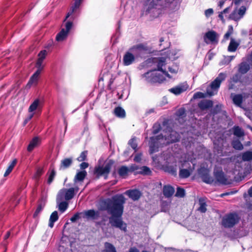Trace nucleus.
<instances>
[{"label":"nucleus","mask_w":252,"mask_h":252,"mask_svg":"<svg viewBox=\"0 0 252 252\" xmlns=\"http://www.w3.org/2000/svg\"><path fill=\"white\" fill-rule=\"evenodd\" d=\"M72 26V22L68 21L65 23V29L66 30L64 29H62L59 33H58L56 36V40L58 41H62L64 40L67 35L68 33L71 29Z\"/></svg>","instance_id":"9d476101"},{"label":"nucleus","mask_w":252,"mask_h":252,"mask_svg":"<svg viewBox=\"0 0 252 252\" xmlns=\"http://www.w3.org/2000/svg\"><path fill=\"white\" fill-rule=\"evenodd\" d=\"M40 73L41 72H40L39 70L36 71V72L31 77L26 86L27 88L29 89L32 85H36L37 84Z\"/></svg>","instance_id":"412c9836"},{"label":"nucleus","mask_w":252,"mask_h":252,"mask_svg":"<svg viewBox=\"0 0 252 252\" xmlns=\"http://www.w3.org/2000/svg\"><path fill=\"white\" fill-rule=\"evenodd\" d=\"M56 175V171L55 169L53 168L51 170V172L49 175L47 183L48 184H50L53 181L54 177Z\"/></svg>","instance_id":"79ce46f5"},{"label":"nucleus","mask_w":252,"mask_h":252,"mask_svg":"<svg viewBox=\"0 0 252 252\" xmlns=\"http://www.w3.org/2000/svg\"><path fill=\"white\" fill-rule=\"evenodd\" d=\"M232 146L233 148L237 150L243 149V145L239 140H233L232 142Z\"/></svg>","instance_id":"4c0bfd02"},{"label":"nucleus","mask_w":252,"mask_h":252,"mask_svg":"<svg viewBox=\"0 0 252 252\" xmlns=\"http://www.w3.org/2000/svg\"><path fill=\"white\" fill-rule=\"evenodd\" d=\"M125 194L134 201L138 200L141 196L140 191L137 189L128 190Z\"/></svg>","instance_id":"a211bd4d"},{"label":"nucleus","mask_w":252,"mask_h":252,"mask_svg":"<svg viewBox=\"0 0 252 252\" xmlns=\"http://www.w3.org/2000/svg\"><path fill=\"white\" fill-rule=\"evenodd\" d=\"M213 10L212 8L208 9L205 12V15L207 17L210 16V15L213 14Z\"/></svg>","instance_id":"e2e57ef3"},{"label":"nucleus","mask_w":252,"mask_h":252,"mask_svg":"<svg viewBox=\"0 0 252 252\" xmlns=\"http://www.w3.org/2000/svg\"><path fill=\"white\" fill-rule=\"evenodd\" d=\"M199 207L198 209V210L200 211L201 213H205L207 211L206 208V203L205 201V199L203 198H200L199 199Z\"/></svg>","instance_id":"c85d7f7f"},{"label":"nucleus","mask_w":252,"mask_h":252,"mask_svg":"<svg viewBox=\"0 0 252 252\" xmlns=\"http://www.w3.org/2000/svg\"><path fill=\"white\" fill-rule=\"evenodd\" d=\"M80 166L81 169H85L89 166V164L87 162H83L80 164Z\"/></svg>","instance_id":"69168bd1"},{"label":"nucleus","mask_w":252,"mask_h":252,"mask_svg":"<svg viewBox=\"0 0 252 252\" xmlns=\"http://www.w3.org/2000/svg\"><path fill=\"white\" fill-rule=\"evenodd\" d=\"M156 62L157 63L158 70L163 72L167 76L169 77V74L163 69V66L165 65V59L160 58L157 59Z\"/></svg>","instance_id":"4be33fe9"},{"label":"nucleus","mask_w":252,"mask_h":252,"mask_svg":"<svg viewBox=\"0 0 252 252\" xmlns=\"http://www.w3.org/2000/svg\"><path fill=\"white\" fill-rule=\"evenodd\" d=\"M17 162V160L16 159H14L12 161V162L11 163L10 165L8 166V167L7 168V170H6V171H5L4 174V176L5 177L8 176L10 173V172L13 170L14 167L16 165Z\"/></svg>","instance_id":"58836bf2"},{"label":"nucleus","mask_w":252,"mask_h":252,"mask_svg":"<svg viewBox=\"0 0 252 252\" xmlns=\"http://www.w3.org/2000/svg\"><path fill=\"white\" fill-rule=\"evenodd\" d=\"M83 213H77L74 215V216L70 218V220L72 222H75L77 220L81 218L80 215H82Z\"/></svg>","instance_id":"603ef678"},{"label":"nucleus","mask_w":252,"mask_h":252,"mask_svg":"<svg viewBox=\"0 0 252 252\" xmlns=\"http://www.w3.org/2000/svg\"><path fill=\"white\" fill-rule=\"evenodd\" d=\"M113 164L114 161L112 160H108L105 162L103 166L96 167L94 169V173L98 177L104 176L106 179Z\"/></svg>","instance_id":"423d86ee"},{"label":"nucleus","mask_w":252,"mask_h":252,"mask_svg":"<svg viewBox=\"0 0 252 252\" xmlns=\"http://www.w3.org/2000/svg\"><path fill=\"white\" fill-rule=\"evenodd\" d=\"M43 207L44 205H42L41 204H40L38 205L37 209H36L34 213L33 214L34 218H36L38 216V214L42 211Z\"/></svg>","instance_id":"8fccbe9b"},{"label":"nucleus","mask_w":252,"mask_h":252,"mask_svg":"<svg viewBox=\"0 0 252 252\" xmlns=\"http://www.w3.org/2000/svg\"><path fill=\"white\" fill-rule=\"evenodd\" d=\"M234 103L238 106H241L243 101V97L241 94H234L232 97Z\"/></svg>","instance_id":"473e14b6"},{"label":"nucleus","mask_w":252,"mask_h":252,"mask_svg":"<svg viewBox=\"0 0 252 252\" xmlns=\"http://www.w3.org/2000/svg\"><path fill=\"white\" fill-rule=\"evenodd\" d=\"M42 63L43 61L38 59L36 63V66L37 68V70H39L40 72L41 71L43 68V66H42Z\"/></svg>","instance_id":"6e6d98bb"},{"label":"nucleus","mask_w":252,"mask_h":252,"mask_svg":"<svg viewBox=\"0 0 252 252\" xmlns=\"http://www.w3.org/2000/svg\"><path fill=\"white\" fill-rule=\"evenodd\" d=\"M165 171L171 173L172 175H176V167L172 165H166L164 167Z\"/></svg>","instance_id":"ea45409f"},{"label":"nucleus","mask_w":252,"mask_h":252,"mask_svg":"<svg viewBox=\"0 0 252 252\" xmlns=\"http://www.w3.org/2000/svg\"><path fill=\"white\" fill-rule=\"evenodd\" d=\"M40 106V100L38 99H36L30 105L29 108V112H32L35 110L37 109Z\"/></svg>","instance_id":"f704fd0d"},{"label":"nucleus","mask_w":252,"mask_h":252,"mask_svg":"<svg viewBox=\"0 0 252 252\" xmlns=\"http://www.w3.org/2000/svg\"><path fill=\"white\" fill-rule=\"evenodd\" d=\"M199 174L204 182L207 183H212L213 182L212 178L209 176L208 172L206 169H201L199 171Z\"/></svg>","instance_id":"aec40b11"},{"label":"nucleus","mask_w":252,"mask_h":252,"mask_svg":"<svg viewBox=\"0 0 252 252\" xmlns=\"http://www.w3.org/2000/svg\"><path fill=\"white\" fill-rule=\"evenodd\" d=\"M128 144L130 145L133 149L136 151V148L137 147V144L136 143V140L135 138H131L128 142Z\"/></svg>","instance_id":"49530a36"},{"label":"nucleus","mask_w":252,"mask_h":252,"mask_svg":"<svg viewBox=\"0 0 252 252\" xmlns=\"http://www.w3.org/2000/svg\"><path fill=\"white\" fill-rule=\"evenodd\" d=\"M233 134L238 137H241L244 135V132L241 128L237 126L233 127Z\"/></svg>","instance_id":"e433bc0d"},{"label":"nucleus","mask_w":252,"mask_h":252,"mask_svg":"<svg viewBox=\"0 0 252 252\" xmlns=\"http://www.w3.org/2000/svg\"><path fill=\"white\" fill-rule=\"evenodd\" d=\"M88 154V152L86 151H83L82 152L80 155V156L77 158V160L79 161H83L85 160L87 158Z\"/></svg>","instance_id":"a18cd8bd"},{"label":"nucleus","mask_w":252,"mask_h":252,"mask_svg":"<svg viewBox=\"0 0 252 252\" xmlns=\"http://www.w3.org/2000/svg\"><path fill=\"white\" fill-rule=\"evenodd\" d=\"M142 155L141 153L137 154L134 157V160L137 162H140L141 160Z\"/></svg>","instance_id":"052dcab7"},{"label":"nucleus","mask_w":252,"mask_h":252,"mask_svg":"<svg viewBox=\"0 0 252 252\" xmlns=\"http://www.w3.org/2000/svg\"><path fill=\"white\" fill-rule=\"evenodd\" d=\"M243 160L244 161H250L252 159V152L248 151L244 153L242 156Z\"/></svg>","instance_id":"a19ab883"},{"label":"nucleus","mask_w":252,"mask_h":252,"mask_svg":"<svg viewBox=\"0 0 252 252\" xmlns=\"http://www.w3.org/2000/svg\"><path fill=\"white\" fill-rule=\"evenodd\" d=\"M174 189L170 186H164L163 188V193L166 197H170L174 192Z\"/></svg>","instance_id":"393cba45"},{"label":"nucleus","mask_w":252,"mask_h":252,"mask_svg":"<svg viewBox=\"0 0 252 252\" xmlns=\"http://www.w3.org/2000/svg\"><path fill=\"white\" fill-rule=\"evenodd\" d=\"M185 195V191L184 189L181 188H178L175 196L179 197H184Z\"/></svg>","instance_id":"c03bdc74"},{"label":"nucleus","mask_w":252,"mask_h":252,"mask_svg":"<svg viewBox=\"0 0 252 252\" xmlns=\"http://www.w3.org/2000/svg\"><path fill=\"white\" fill-rule=\"evenodd\" d=\"M87 172L85 170L78 172L75 176L74 182H82L87 176Z\"/></svg>","instance_id":"a878e982"},{"label":"nucleus","mask_w":252,"mask_h":252,"mask_svg":"<svg viewBox=\"0 0 252 252\" xmlns=\"http://www.w3.org/2000/svg\"><path fill=\"white\" fill-rule=\"evenodd\" d=\"M226 77L225 74L220 73L218 76L210 84L206 89V94L209 96H212L216 94L220 88L221 83L224 80Z\"/></svg>","instance_id":"7ed1b4c3"},{"label":"nucleus","mask_w":252,"mask_h":252,"mask_svg":"<svg viewBox=\"0 0 252 252\" xmlns=\"http://www.w3.org/2000/svg\"><path fill=\"white\" fill-rule=\"evenodd\" d=\"M182 167L186 168L181 169L179 171V176L181 178H187L189 177L194 168V165L191 166L190 163L188 161H185L182 165Z\"/></svg>","instance_id":"6e6552de"},{"label":"nucleus","mask_w":252,"mask_h":252,"mask_svg":"<svg viewBox=\"0 0 252 252\" xmlns=\"http://www.w3.org/2000/svg\"><path fill=\"white\" fill-rule=\"evenodd\" d=\"M136 55L133 54V52L130 51L126 52L123 57V63L125 65H129L132 64L135 61V56Z\"/></svg>","instance_id":"f8f14e48"},{"label":"nucleus","mask_w":252,"mask_h":252,"mask_svg":"<svg viewBox=\"0 0 252 252\" xmlns=\"http://www.w3.org/2000/svg\"><path fill=\"white\" fill-rule=\"evenodd\" d=\"M177 115L179 117H183L185 114V110L184 108L179 109L177 113Z\"/></svg>","instance_id":"13d9d810"},{"label":"nucleus","mask_w":252,"mask_h":252,"mask_svg":"<svg viewBox=\"0 0 252 252\" xmlns=\"http://www.w3.org/2000/svg\"><path fill=\"white\" fill-rule=\"evenodd\" d=\"M43 171L42 168H38L35 174V178H39L43 173Z\"/></svg>","instance_id":"680f3d73"},{"label":"nucleus","mask_w":252,"mask_h":252,"mask_svg":"<svg viewBox=\"0 0 252 252\" xmlns=\"http://www.w3.org/2000/svg\"><path fill=\"white\" fill-rule=\"evenodd\" d=\"M137 169L138 167L136 165H135V168H134L132 166H131L130 168H128L126 166H122L119 169L118 174L121 177L125 178L127 176L128 173L129 172L133 171L134 170H137Z\"/></svg>","instance_id":"2eb2a0df"},{"label":"nucleus","mask_w":252,"mask_h":252,"mask_svg":"<svg viewBox=\"0 0 252 252\" xmlns=\"http://www.w3.org/2000/svg\"><path fill=\"white\" fill-rule=\"evenodd\" d=\"M250 69V65L245 62L242 63L239 65V72L241 74L246 73Z\"/></svg>","instance_id":"c756f323"},{"label":"nucleus","mask_w":252,"mask_h":252,"mask_svg":"<svg viewBox=\"0 0 252 252\" xmlns=\"http://www.w3.org/2000/svg\"><path fill=\"white\" fill-rule=\"evenodd\" d=\"M102 252H117L116 248L112 244L105 242L104 244V249Z\"/></svg>","instance_id":"bb28decb"},{"label":"nucleus","mask_w":252,"mask_h":252,"mask_svg":"<svg viewBox=\"0 0 252 252\" xmlns=\"http://www.w3.org/2000/svg\"><path fill=\"white\" fill-rule=\"evenodd\" d=\"M229 18L235 21H238L241 19V17H239V15L236 11H234L230 14Z\"/></svg>","instance_id":"37998d69"},{"label":"nucleus","mask_w":252,"mask_h":252,"mask_svg":"<svg viewBox=\"0 0 252 252\" xmlns=\"http://www.w3.org/2000/svg\"><path fill=\"white\" fill-rule=\"evenodd\" d=\"M188 86L187 84L180 85L170 89L169 91L175 95H178L186 91L188 89Z\"/></svg>","instance_id":"f3484780"},{"label":"nucleus","mask_w":252,"mask_h":252,"mask_svg":"<svg viewBox=\"0 0 252 252\" xmlns=\"http://www.w3.org/2000/svg\"><path fill=\"white\" fill-rule=\"evenodd\" d=\"M145 81L150 83H161L165 80L164 76L159 73L148 71L142 75Z\"/></svg>","instance_id":"39448f33"},{"label":"nucleus","mask_w":252,"mask_h":252,"mask_svg":"<svg viewBox=\"0 0 252 252\" xmlns=\"http://www.w3.org/2000/svg\"><path fill=\"white\" fill-rule=\"evenodd\" d=\"M39 143V139L37 137L33 138L29 144L27 150L31 152L35 147L37 146Z\"/></svg>","instance_id":"7c9ffc66"},{"label":"nucleus","mask_w":252,"mask_h":252,"mask_svg":"<svg viewBox=\"0 0 252 252\" xmlns=\"http://www.w3.org/2000/svg\"><path fill=\"white\" fill-rule=\"evenodd\" d=\"M246 11V7L245 6H242L238 10V13L241 18L244 15Z\"/></svg>","instance_id":"3c124183"},{"label":"nucleus","mask_w":252,"mask_h":252,"mask_svg":"<svg viewBox=\"0 0 252 252\" xmlns=\"http://www.w3.org/2000/svg\"><path fill=\"white\" fill-rule=\"evenodd\" d=\"M198 106L201 110H207L213 106V102L210 100H202L198 104Z\"/></svg>","instance_id":"5701e85b"},{"label":"nucleus","mask_w":252,"mask_h":252,"mask_svg":"<svg viewBox=\"0 0 252 252\" xmlns=\"http://www.w3.org/2000/svg\"><path fill=\"white\" fill-rule=\"evenodd\" d=\"M125 198L123 195L113 196L111 199H107L100 202V209L107 211L111 215L109 218V223L111 226L118 228L126 232V224L123 220L122 216L124 211V204Z\"/></svg>","instance_id":"f257e3e1"},{"label":"nucleus","mask_w":252,"mask_h":252,"mask_svg":"<svg viewBox=\"0 0 252 252\" xmlns=\"http://www.w3.org/2000/svg\"><path fill=\"white\" fill-rule=\"evenodd\" d=\"M42 63L43 61L38 59L36 63V66L37 68V70H39L40 72L41 71L43 68V66H42Z\"/></svg>","instance_id":"5fc2aeb1"},{"label":"nucleus","mask_w":252,"mask_h":252,"mask_svg":"<svg viewBox=\"0 0 252 252\" xmlns=\"http://www.w3.org/2000/svg\"><path fill=\"white\" fill-rule=\"evenodd\" d=\"M215 177L216 181L220 184L226 185L229 183L223 172L221 171H217L215 173Z\"/></svg>","instance_id":"dca6fc26"},{"label":"nucleus","mask_w":252,"mask_h":252,"mask_svg":"<svg viewBox=\"0 0 252 252\" xmlns=\"http://www.w3.org/2000/svg\"><path fill=\"white\" fill-rule=\"evenodd\" d=\"M206 96V95L201 92H197L194 94L193 95V98L196 99V98H204Z\"/></svg>","instance_id":"864d4df0"},{"label":"nucleus","mask_w":252,"mask_h":252,"mask_svg":"<svg viewBox=\"0 0 252 252\" xmlns=\"http://www.w3.org/2000/svg\"><path fill=\"white\" fill-rule=\"evenodd\" d=\"M58 219V212L57 211H54L51 215L50 219H49V226L52 228L54 226V223L57 221Z\"/></svg>","instance_id":"2f4dec72"},{"label":"nucleus","mask_w":252,"mask_h":252,"mask_svg":"<svg viewBox=\"0 0 252 252\" xmlns=\"http://www.w3.org/2000/svg\"><path fill=\"white\" fill-rule=\"evenodd\" d=\"M57 203L58 204L59 210L62 212H64L68 207V204L66 201H63V200H58V196H57Z\"/></svg>","instance_id":"cd10ccee"},{"label":"nucleus","mask_w":252,"mask_h":252,"mask_svg":"<svg viewBox=\"0 0 252 252\" xmlns=\"http://www.w3.org/2000/svg\"><path fill=\"white\" fill-rule=\"evenodd\" d=\"M219 35L214 31L207 32L204 36V41L206 44H217L219 41Z\"/></svg>","instance_id":"1a4fd4ad"},{"label":"nucleus","mask_w":252,"mask_h":252,"mask_svg":"<svg viewBox=\"0 0 252 252\" xmlns=\"http://www.w3.org/2000/svg\"><path fill=\"white\" fill-rule=\"evenodd\" d=\"M83 213V217L86 218L88 219H93L95 220L97 219L99 216V213L98 211H95L94 210H89L84 212H82Z\"/></svg>","instance_id":"4468645a"},{"label":"nucleus","mask_w":252,"mask_h":252,"mask_svg":"<svg viewBox=\"0 0 252 252\" xmlns=\"http://www.w3.org/2000/svg\"><path fill=\"white\" fill-rule=\"evenodd\" d=\"M82 0H75V2L74 6H73L71 8H74V11L78 8L81 3L82 2Z\"/></svg>","instance_id":"4d7b16f0"},{"label":"nucleus","mask_w":252,"mask_h":252,"mask_svg":"<svg viewBox=\"0 0 252 252\" xmlns=\"http://www.w3.org/2000/svg\"><path fill=\"white\" fill-rule=\"evenodd\" d=\"M128 252H140V251L136 248H131Z\"/></svg>","instance_id":"774afa93"},{"label":"nucleus","mask_w":252,"mask_h":252,"mask_svg":"<svg viewBox=\"0 0 252 252\" xmlns=\"http://www.w3.org/2000/svg\"><path fill=\"white\" fill-rule=\"evenodd\" d=\"M140 170V173L143 174L149 175L151 173L150 168L147 166H142Z\"/></svg>","instance_id":"09e8293b"},{"label":"nucleus","mask_w":252,"mask_h":252,"mask_svg":"<svg viewBox=\"0 0 252 252\" xmlns=\"http://www.w3.org/2000/svg\"><path fill=\"white\" fill-rule=\"evenodd\" d=\"M74 11V8H71L70 11L68 12L64 21H65Z\"/></svg>","instance_id":"338daca9"},{"label":"nucleus","mask_w":252,"mask_h":252,"mask_svg":"<svg viewBox=\"0 0 252 252\" xmlns=\"http://www.w3.org/2000/svg\"><path fill=\"white\" fill-rule=\"evenodd\" d=\"M115 115L120 118H124L126 116L125 111L121 107H117L114 109Z\"/></svg>","instance_id":"72a5a7b5"},{"label":"nucleus","mask_w":252,"mask_h":252,"mask_svg":"<svg viewBox=\"0 0 252 252\" xmlns=\"http://www.w3.org/2000/svg\"><path fill=\"white\" fill-rule=\"evenodd\" d=\"M73 159L72 158H66L61 160L60 166V170H63L70 167L72 164Z\"/></svg>","instance_id":"b1692460"},{"label":"nucleus","mask_w":252,"mask_h":252,"mask_svg":"<svg viewBox=\"0 0 252 252\" xmlns=\"http://www.w3.org/2000/svg\"><path fill=\"white\" fill-rule=\"evenodd\" d=\"M232 32L233 28L232 26H230L227 32L225 34L224 38H225L226 39H228L229 36L232 33Z\"/></svg>","instance_id":"bf43d9fd"},{"label":"nucleus","mask_w":252,"mask_h":252,"mask_svg":"<svg viewBox=\"0 0 252 252\" xmlns=\"http://www.w3.org/2000/svg\"><path fill=\"white\" fill-rule=\"evenodd\" d=\"M148 50V47L145 44L142 43L134 45L130 48V51L133 52V54L136 56L144 52L147 51Z\"/></svg>","instance_id":"ddd939ff"},{"label":"nucleus","mask_w":252,"mask_h":252,"mask_svg":"<svg viewBox=\"0 0 252 252\" xmlns=\"http://www.w3.org/2000/svg\"><path fill=\"white\" fill-rule=\"evenodd\" d=\"M158 7H162L157 0H147L144 5V9L146 14L150 13L154 9L159 8Z\"/></svg>","instance_id":"9b49d317"},{"label":"nucleus","mask_w":252,"mask_h":252,"mask_svg":"<svg viewBox=\"0 0 252 252\" xmlns=\"http://www.w3.org/2000/svg\"><path fill=\"white\" fill-rule=\"evenodd\" d=\"M75 195V189L73 188H71L68 189H61L58 194V200H69L73 198Z\"/></svg>","instance_id":"0eeeda50"},{"label":"nucleus","mask_w":252,"mask_h":252,"mask_svg":"<svg viewBox=\"0 0 252 252\" xmlns=\"http://www.w3.org/2000/svg\"><path fill=\"white\" fill-rule=\"evenodd\" d=\"M167 135H159L156 137H152L150 138L149 142L150 153L153 154L158 151V147L162 144L175 142L179 140L180 135L179 133L174 130L169 131Z\"/></svg>","instance_id":"f03ea898"},{"label":"nucleus","mask_w":252,"mask_h":252,"mask_svg":"<svg viewBox=\"0 0 252 252\" xmlns=\"http://www.w3.org/2000/svg\"><path fill=\"white\" fill-rule=\"evenodd\" d=\"M239 220L240 218L236 213H229L223 216L221 225L225 228H231L239 222Z\"/></svg>","instance_id":"20e7f679"},{"label":"nucleus","mask_w":252,"mask_h":252,"mask_svg":"<svg viewBox=\"0 0 252 252\" xmlns=\"http://www.w3.org/2000/svg\"><path fill=\"white\" fill-rule=\"evenodd\" d=\"M162 7H170L173 9L177 3L176 0H157Z\"/></svg>","instance_id":"6ab92c4d"},{"label":"nucleus","mask_w":252,"mask_h":252,"mask_svg":"<svg viewBox=\"0 0 252 252\" xmlns=\"http://www.w3.org/2000/svg\"><path fill=\"white\" fill-rule=\"evenodd\" d=\"M238 46L239 43L235 41L234 39L231 38L229 45L228 47V50L230 52H234L236 50Z\"/></svg>","instance_id":"c9c22d12"},{"label":"nucleus","mask_w":252,"mask_h":252,"mask_svg":"<svg viewBox=\"0 0 252 252\" xmlns=\"http://www.w3.org/2000/svg\"><path fill=\"white\" fill-rule=\"evenodd\" d=\"M47 51L46 50H42L40 51V53L38 54V57H40L41 58L45 59Z\"/></svg>","instance_id":"0e129e2a"},{"label":"nucleus","mask_w":252,"mask_h":252,"mask_svg":"<svg viewBox=\"0 0 252 252\" xmlns=\"http://www.w3.org/2000/svg\"><path fill=\"white\" fill-rule=\"evenodd\" d=\"M153 133L154 134H157L161 129V126L160 124L156 123L153 127Z\"/></svg>","instance_id":"de8ad7c7"}]
</instances>
